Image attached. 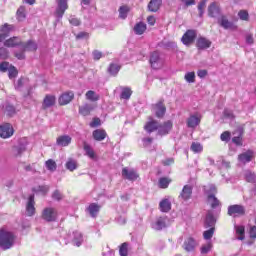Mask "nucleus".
I'll return each instance as SVG.
<instances>
[{
  "label": "nucleus",
  "instance_id": "27",
  "mask_svg": "<svg viewBox=\"0 0 256 256\" xmlns=\"http://www.w3.org/2000/svg\"><path fill=\"white\" fill-rule=\"evenodd\" d=\"M219 13H221V8L219 7V4L217 2H212L208 6V16L215 17L216 15H219Z\"/></svg>",
  "mask_w": 256,
  "mask_h": 256
},
{
  "label": "nucleus",
  "instance_id": "9",
  "mask_svg": "<svg viewBox=\"0 0 256 256\" xmlns=\"http://www.w3.org/2000/svg\"><path fill=\"white\" fill-rule=\"evenodd\" d=\"M13 133H15L13 125L4 123L0 126V137L2 139H9L10 137H13Z\"/></svg>",
  "mask_w": 256,
  "mask_h": 256
},
{
  "label": "nucleus",
  "instance_id": "47",
  "mask_svg": "<svg viewBox=\"0 0 256 256\" xmlns=\"http://www.w3.org/2000/svg\"><path fill=\"white\" fill-rule=\"evenodd\" d=\"M65 167L68 171H75L77 169V162L73 158H69Z\"/></svg>",
  "mask_w": 256,
  "mask_h": 256
},
{
  "label": "nucleus",
  "instance_id": "38",
  "mask_svg": "<svg viewBox=\"0 0 256 256\" xmlns=\"http://www.w3.org/2000/svg\"><path fill=\"white\" fill-rule=\"evenodd\" d=\"M237 240L244 241L245 240V226H236L235 227Z\"/></svg>",
  "mask_w": 256,
  "mask_h": 256
},
{
  "label": "nucleus",
  "instance_id": "26",
  "mask_svg": "<svg viewBox=\"0 0 256 256\" xmlns=\"http://www.w3.org/2000/svg\"><path fill=\"white\" fill-rule=\"evenodd\" d=\"M20 47H22V51H36L37 50V43L33 40H28L27 42H21Z\"/></svg>",
  "mask_w": 256,
  "mask_h": 256
},
{
  "label": "nucleus",
  "instance_id": "22",
  "mask_svg": "<svg viewBox=\"0 0 256 256\" xmlns=\"http://www.w3.org/2000/svg\"><path fill=\"white\" fill-rule=\"evenodd\" d=\"M94 141H105L107 139V131L105 129H96L92 132Z\"/></svg>",
  "mask_w": 256,
  "mask_h": 256
},
{
  "label": "nucleus",
  "instance_id": "32",
  "mask_svg": "<svg viewBox=\"0 0 256 256\" xmlns=\"http://www.w3.org/2000/svg\"><path fill=\"white\" fill-rule=\"evenodd\" d=\"M0 31V43H3V41L9 37V33H11V25L5 24L1 27Z\"/></svg>",
  "mask_w": 256,
  "mask_h": 256
},
{
  "label": "nucleus",
  "instance_id": "28",
  "mask_svg": "<svg viewBox=\"0 0 256 256\" xmlns=\"http://www.w3.org/2000/svg\"><path fill=\"white\" fill-rule=\"evenodd\" d=\"M79 114L82 115V117H87L91 115V111H93V106L89 103H86L82 106H79Z\"/></svg>",
  "mask_w": 256,
  "mask_h": 256
},
{
  "label": "nucleus",
  "instance_id": "61",
  "mask_svg": "<svg viewBox=\"0 0 256 256\" xmlns=\"http://www.w3.org/2000/svg\"><path fill=\"white\" fill-rule=\"evenodd\" d=\"M9 57V51L5 48H0V59H7Z\"/></svg>",
  "mask_w": 256,
  "mask_h": 256
},
{
  "label": "nucleus",
  "instance_id": "25",
  "mask_svg": "<svg viewBox=\"0 0 256 256\" xmlns=\"http://www.w3.org/2000/svg\"><path fill=\"white\" fill-rule=\"evenodd\" d=\"M201 123V116L197 114L191 115L187 120V127L195 129Z\"/></svg>",
  "mask_w": 256,
  "mask_h": 256
},
{
  "label": "nucleus",
  "instance_id": "50",
  "mask_svg": "<svg viewBox=\"0 0 256 256\" xmlns=\"http://www.w3.org/2000/svg\"><path fill=\"white\" fill-rule=\"evenodd\" d=\"M205 7H207V0H201L198 4L199 17H203L205 13Z\"/></svg>",
  "mask_w": 256,
  "mask_h": 256
},
{
  "label": "nucleus",
  "instance_id": "37",
  "mask_svg": "<svg viewBox=\"0 0 256 256\" xmlns=\"http://www.w3.org/2000/svg\"><path fill=\"white\" fill-rule=\"evenodd\" d=\"M101 210V206L97 203H91L88 207V212L92 217H97V213Z\"/></svg>",
  "mask_w": 256,
  "mask_h": 256
},
{
  "label": "nucleus",
  "instance_id": "12",
  "mask_svg": "<svg viewBox=\"0 0 256 256\" xmlns=\"http://www.w3.org/2000/svg\"><path fill=\"white\" fill-rule=\"evenodd\" d=\"M182 201H189L193 197V186L184 185L180 195L178 196Z\"/></svg>",
  "mask_w": 256,
  "mask_h": 256
},
{
  "label": "nucleus",
  "instance_id": "57",
  "mask_svg": "<svg viewBox=\"0 0 256 256\" xmlns=\"http://www.w3.org/2000/svg\"><path fill=\"white\" fill-rule=\"evenodd\" d=\"M52 199H55V201H61V199H63V194H61L59 190H55L52 194Z\"/></svg>",
  "mask_w": 256,
  "mask_h": 256
},
{
  "label": "nucleus",
  "instance_id": "46",
  "mask_svg": "<svg viewBox=\"0 0 256 256\" xmlns=\"http://www.w3.org/2000/svg\"><path fill=\"white\" fill-rule=\"evenodd\" d=\"M167 218L164 217H160L157 219L156 221V229L158 231H161V229H165V227H167V222H166Z\"/></svg>",
  "mask_w": 256,
  "mask_h": 256
},
{
  "label": "nucleus",
  "instance_id": "16",
  "mask_svg": "<svg viewBox=\"0 0 256 256\" xmlns=\"http://www.w3.org/2000/svg\"><path fill=\"white\" fill-rule=\"evenodd\" d=\"M197 247V241L193 237H188L183 244V249L187 251V253H191L195 251Z\"/></svg>",
  "mask_w": 256,
  "mask_h": 256
},
{
  "label": "nucleus",
  "instance_id": "21",
  "mask_svg": "<svg viewBox=\"0 0 256 256\" xmlns=\"http://www.w3.org/2000/svg\"><path fill=\"white\" fill-rule=\"evenodd\" d=\"M163 5V0H150L148 3V11L151 13H157Z\"/></svg>",
  "mask_w": 256,
  "mask_h": 256
},
{
  "label": "nucleus",
  "instance_id": "18",
  "mask_svg": "<svg viewBox=\"0 0 256 256\" xmlns=\"http://www.w3.org/2000/svg\"><path fill=\"white\" fill-rule=\"evenodd\" d=\"M212 42L211 40L205 38V37H199L196 41V47L197 49L203 51L205 49H209L211 47Z\"/></svg>",
  "mask_w": 256,
  "mask_h": 256
},
{
  "label": "nucleus",
  "instance_id": "13",
  "mask_svg": "<svg viewBox=\"0 0 256 256\" xmlns=\"http://www.w3.org/2000/svg\"><path fill=\"white\" fill-rule=\"evenodd\" d=\"M171 129H173V122L171 120L164 122L162 125L158 124V135H161L162 137L164 135H169Z\"/></svg>",
  "mask_w": 256,
  "mask_h": 256
},
{
  "label": "nucleus",
  "instance_id": "14",
  "mask_svg": "<svg viewBox=\"0 0 256 256\" xmlns=\"http://www.w3.org/2000/svg\"><path fill=\"white\" fill-rule=\"evenodd\" d=\"M155 115L158 119H162L165 117V113L167 112V107H165V103L163 101H159L154 105Z\"/></svg>",
  "mask_w": 256,
  "mask_h": 256
},
{
  "label": "nucleus",
  "instance_id": "23",
  "mask_svg": "<svg viewBox=\"0 0 256 256\" xmlns=\"http://www.w3.org/2000/svg\"><path fill=\"white\" fill-rule=\"evenodd\" d=\"M21 43H22L21 38L17 36H13L7 39L6 41H4V46L8 48L19 47L21 46Z\"/></svg>",
  "mask_w": 256,
  "mask_h": 256
},
{
  "label": "nucleus",
  "instance_id": "17",
  "mask_svg": "<svg viewBox=\"0 0 256 256\" xmlns=\"http://www.w3.org/2000/svg\"><path fill=\"white\" fill-rule=\"evenodd\" d=\"M26 212L28 217H33L35 215V195H30L26 205Z\"/></svg>",
  "mask_w": 256,
  "mask_h": 256
},
{
  "label": "nucleus",
  "instance_id": "34",
  "mask_svg": "<svg viewBox=\"0 0 256 256\" xmlns=\"http://www.w3.org/2000/svg\"><path fill=\"white\" fill-rule=\"evenodd\" d=\"M172 181L173 180L169 177H161L158 180V187L160 189H167L169 185H171Z\"/></svg>",
  "mask_w": 256,
  "mask_h": 256
},
{
  "label": "nucleus",
  "instance_id": "51",
  "mask_svg": "<svg viewBox=\"0 0 256 256\" xmlns=\"http://www.w3.org/2000/svg\"><path fill=\"white\" fill-rule=\"evenodd\" d=\"M27 151V148L25 146H15L13 148V153L15 157H19V155L25 153Z\"/></svg>",
  "mask_w": 256,
  "mask_h": 256
},
{
  "label": "nucleus",
  "instance_id": "60",
  "mask_svg": "<svg viewBox=\"0 0 256 256\" xmlns=\"http://www.w3.org/2000/svg\"><path fill=\"white\" fill-rule=\"evenodd\" d=\"M173 163H175L174 158H167L162 161V165H164V167H169L170 165H173Z\"/></svg>",
  "mask_w": 256,
  "mask_h": 256
},
{
  "label": "nucleus",
  "instance_id": "3",
  "mask_svg": "<svg viewBox=\"0 0 256 256\" xmlns=\"http://www.w3.org/2000/svg\"><path fill=\"white\" fill-rule=\"evenodd\" d=\"M0 71L1 73H7L8 71L9 79H15L19 75V70L7 61L0 63Z\"/></svg>",
  "mask_w": 256,
  "mask_h": 256
},
{
  "label": "nucleus",
  "instance_id": "42",
  "mask_svg": "<svg viewBox=\"0 0 256 256\" xmlns=\"http://www.w3.org/2000/svg\"><path fill=\"white\" fill-rule=\"evenodd\" d=\"M245 180L247 183H255L256 181V175L254 172H251L250 170H247L244 174Z\"/></svg>",
  "mask_w": 256,
  "mask_h": 256
},
{
  "label": "nucleus",
  "instance_id": "48",
  "mask_svg": "<svg viewBox=\"0 0 256 256\" xmlns=\"http://www.w3.org/2000/svg\"><path fill=\"white\" fill-rule=\"evenodd\" d=\"M205 227L208 228V227H215V217H213L212 214H208L206 216V220H205Z\"/></svg>",
  "mask_w": 256,
  "mask_h": 256
},
{
  "label": "nucleus",
  "instance_id": "62",
  "mask_svg": "<svg viewBox=\"0 0 256 256\" xmlns=\"http://www.w3.org/2000/svg\"><path fill=\"white\" fill-rule=\"evenodd\" d=\"M76 39H89V33L88 32H80L76 34Z\"/></svg>",
  "mask_w": 256,
  "mask_h": 256
},
{
  "label": "nucleus",
  "instance_id": "15",
  "mask_svg": "<svg viewBox=\"0 0 256 256\" xmlns=\"http://www.w3.org/2000/svg\"><path fill=\"white\" fill-rule=\"evenodd\" d=\"M57 102V98L55 95L47 94L42 102V109H49L50 107H53L55 103Z\"/></svg>",
  "mask_w": 256,
  "mask_h": 256
},
{
  "label": "nucleus",
  "instance_id": "64",
  "mask_svg": "<svg viewBox=\"0 0 256 256\" xmlns=\"http://www.w3.org/2000/svg\"><path fill=\"white\" fill-rule=\"evenodd\" d=\"M249 235L250 239H256V226L250 227Z\"/></svg>",
  "mask_w": 256,
  "mask_h": 256
},
{
  "label": "nucleus",
  "instance_id": "63",
  "mask_svg": "<svg viewBox=\"0 0 256 256\" xmlns=\"http://www.w3.org/2000/svg\"><path fill=\"white\" fill-rule=\"evenodd\" d=\"M6 112H7V115H9V117L15 115V107L11 105L6 106Z\"/></svg>",
  "mask_w": 256,
  "mask_h": 256
},
{
  "label": "nucleus",
  "instance_id": "24",
  "mask_svg": "<svg viewBox=\"0 0 256 256\" xmlns=\"http://www.w3.org/2000/svg\"><path fill=\"white\" fill-rule=\"evenodd\" d=\"M121 64H116V63H110L108 68H107V73L111 75V77H117L119 75V71L122 69Z\"/></svg>",
  "mask_w": 256,
  "mask_h": 256
},
{
  "label": "nucleus",
  "instance_id": "29",
  "mask_svg": "<svg viewBox=\"0 0 256 256\" xmlns=\"http://www.w3.org/2000/svg\"><path fill=\"white\" fill-rule=\"evenodd\" d=\"M238 160L241 163H250L253 160V151L248 150L238 156Z\"/></svg>",
  "mask_w": 256,
  "mask_h": 256
},
{
  "label": "nucleus",
  "instance_id": "58",
  "mask_svg": "<svg viewBox=\"0 0 256 256\" xmlns=\"http://www.w3.org/2000/svg\"><path fill=\"white\" fill-rule=\"evenodd\" d=\"M92 55H93L94 61H99V59H101V57H103V53L99 50H94L92 52Z\"/></svg>",
  "mask_w": 256,
  "mask_h": 256
},
{
  "label": "nucleus",
  "instance_id": "30",
  "mask_svg": "<svg viewBox=\"0 0 256 256\" xmlns=\"http://www.w3.org/2000/svg\"><path fill=\"white\" fill-rule=\"evenodd\" d=\"M159 209L162 213H169L171 211V201L167 198L162 199L159 203Z\"/></svg>",
  "mask_w": 256,
  "mask_h": 256
},
{
  "label": "nucleus",
  "instance_id": "55",
  "mask_svg": "<svg viewBox=\"0 0 256 256\" xmlns=\"http://www.w3.org/2000/svg\"><path fill=\"white\" fill-rule=\"evenodd\" d=\"M220 139H221V141H225L226 143H229V141H231V132H229V131H224V132L220 135Z\"/></svg>",
  "mask_w": 256,
  "mask_h": 256
},
{
  "label": "nucleus",
  "instance_id": "49",
  "mask_svg": "<svg viewBox=\"0 0 256 256\" xmlns=\"http://www.w3.org/2000/svg\"><path fill=\"white\" fill-rule=\"evenodd\" d=\"M213 249V243L208 242L207 244L202 245V247L200 248V253L202 255H207V253H209V251H211Z\"/></svg>",
  "mask_w": 256,
  "mask_h": 256
},
{
  "label": "nucleus",
  "instance_id": "4",
  "mask_svg": "<svg viewBox=\"0 0 256 256\" xmlns=\"http://www.w3.org/2000/svg\"><path fill=\"white\" fill-rule=\"evenodd\" d=\"M208 195H207V201L211 207V209H217L219 205H221V202L219 199L215 196L217 193V187L215 186H210L208 190Z\"/></svg>",
  "mask_w": 256,
  "mask_h": 256
},
{
  "label": "nucleus",
  "instance_id": "31",
  "mask_svg": "<svg viewBox=\"0 0 256 256\" xmlns=\"http://www.w3.org/2000/svg\"><path fill=\"white\" fill-rule=\"evenodd\" d=\"M83 149L89 159H96L97 155L95 154V150H93L91 145H89V143L86 141L83 142Z\"/></svg>",
  "mask_w": 256,
  "mask_h": 256
},
{
  "label": "nucleus",
  "instance_id": "44",
  "mask_svg": "<svg viewBox=\"0 0 256 256\" xmlns=\"http://www.w3.org/2000/svg\"><path fill=\"white\" fill-rule=\"evenodd\" d=\"M46 165V169H48V171H57V162H55V160L53 159H48L45 162Z\"/></svg>",
  "mask_w": 256,
  "mask_h": 256
},
{
  "label": "nucleus",
  "instance_id": "8",
  "mask_svg": "<svg viewBox=\"0 0 256 256\" xmlns=\"http://www.w3.org/2000/svg\"><path fill=\"white\" fill-rule=\"evenodd\" d=\"M149 63L152 69H161V67H163V61H161L159 52L155 51L150 53Z\"/></svg>",
  "mask_w": 256,
  "mask_h": 256
},
{
  "label": "nucleus",
  "instance_id": "5",
  "mask_svg": "<svg viewBox=\"0 0 256 256\" xmlns=\"http://www.w3.org/2000/svg\"><path fill=\"white\" fill-rule=\"evenodd\" d=\"M196 39L197 30L189 29L183 34L181 42L183 43V45H186V47H189L190 45H193L195 43Z\"/></svg>",
  "mask_w": 256,
  "mask_h": 256
},
{
  "label": "nucleus",
  "instance_id": "35",
  "mask_svg": "<svg viewBox=\"0 0 256 256\" xmlns=\"http://www.w3.org/2000/svg\"><path fill=\"white\" fill-rule=\"evenodd\" d=\"M145 31H147V24H145L144 22H138L134 26V32L136 35H143Z\"/></svg>",
  "mask_w": 256,
  "mask_h": 256
},
{
  "label": "nucleus",
  "instance_id": "7",
  "mask_svg": "<svg viewBox=\"0 0 256 256\" xmlns=\"http://www.w3.org/2000/svg\"><path fill=\"white\" fill-rule=\"evenodd\" d=\"M228 215L230 217H243L245 215V206L234 204L228 207Z\"/></svg>",
  "mask_w": 256,
  "mask_h": 256
},
{
  "label": "nucleus",
  "instance_id": "52",
  "mask_svg": "<svg viewBox=\"0 0 256 256\" xmlns=\"http://www.w3.org/2000/svg\"><path fill=\"white\" fill-rule=\"evenodd\" d=\"M213 235H215V227H212L209 230L204 231L203 233V237L206 240L212 239Z\"/></svg>",
  "mask_w": 256,
  "mask_h": 256
},
{
  "label": "nucleus",
  "instance_id": "40",
  "mask_svg": "<svg viewBox=\"0 0 256 256\" xmlns=\"http://www.w3.org/2000/svg\"><path fill=\"white\" fill-rule=\"evenodd\" d=\"M219 23L223 29H233V24L227 19V16H222Z\"/></svg>",
  "mask_w": 256,
  "mask_h": 256
},
{
  "label": "nucleus",
  "instance_id": "19",
  "mask_svg": "<svg viewBox=\"0 0 256 256\" xmlns=\"http://www.w3.org/2000/svg\"><path fill=\"white\" fill-rule=\"evenodd\" d=\"M72 138L69 135H61L56 139V145L59 147H69L71 145Z\"/></svg>",
  "mask_w": 256,
  "mask_h": 256
},
{
  "label": "nucleus",
  "instance_id": "20",
  "mask_svg": "<svg viewBox=\"0 0 256 256\" xmlns=\"http://www.w3.org/2000/svg\"><path fill=\"white\" fill-rule=\"evenodd\" d=\"M149 119L150 121L146 122L144 129L147 131V133H153L159 129V122L153 120V118Z\"/></svg>",
  "mask_w": 256,
  "mask_h": 256
},
{
  "label": "nucleus",
  "instance_id": "2",
  "mask_svg": "<svg viewBox=\"0 0 256 256\" xmlns=\"http://www.w3.org/2000/svg\"><path fill=\"white\" fill-rule=\"evenodd\" d=\"M59 213L57 212V209L53 207H46L42 210L41 218L44 221H47V223H53L57 221Z\"/></svg>",
  "mask_w": 256,
  "mask_h": 256
},
{
  "label": "nucleus",
  "instance_id": "54",
  "mask_svg": "<svg viewBox=\"0 0 256 256\" xmlns=\"http://www.w3.org/2000/svg\"><path fill=\"white\" fill-rule=\"evenodd\" d=\"M184 79L187 83H195V72L186 73Z\"/></svg>",
  "mask_w": 256,
  "mask_h": 256
},
{
  "label": "nucleus",
  "instance_id": "56",
  "mask_svg": "<svg viewBox=\"0 0 256 256\" xmlns=\"http://www.w3.org/2000/svg\"><path fill=\"white\" fill-rule=\"evenodd\" d=\"M90 127L95 128V127H101V119L100 118H93L92 121L90 122Z\"/></svg>",
  "mask_w": 256,
  "mask_h": 256
},
{
  "label": "nucleus",
  "instance_id": "59",
  "mask_svg": "<svg viewBox=\"0 0 256 256\" xmlns=\"http://www.w3.org/2000/svg\"><path fill=\"white\" fill-rule=\"evenodd\" d=\"M232 142H233L235 145L241 146V145H243V137H241V136H235V137L232 138Z\"/></svg>",
  "mask_w": 256,
  "mask_h": 256
},
{
  "label": "nucleus",
  "instance_id": "41",
  "mask_svg": "<svg viewBox=\"0 0 256 256\" xmlns=\"http://www.w3.org/2000/svg\"><path fill=\"white\" fill-rule=\"evenodd\" d=\"M132 95H133V90H131V88L123 87L120 98L129 100V99H131Z\"/></svg>",
  "mask_w": 256,
  "mask_h": 256
},
{
  "label": "nucleus",
  "instance_id": "45",
  "mask_svg": "<svg viewBox=\"0 0 256 256\" xmlns=\"http://www.w3.org/2000/svg\"><path fill=\"white\" fill-rule=\"evenodd\" d=\"M119 255L120 256H128L129 255V244L124 242L121 244L119 248Z\"/></svg>",
  "mask_w": 256,
  "mask_h": 256
},
{
  "label": "nucleus",
  "instance_id": "33",
  "mask_svg": "<svg viewBox=\"0 0 256 256\" xmlns=\"http://www.w3.org/2000/svg\"><path fill=\"white\" fill-rule=\"evenodd\" d=\"M17 21H25L27 19V8L25 6H20L16 11Z\"/></svg>",
  "mask_w": 256,
  "mask_h": 256
},
{
  "label": "nucleus",
  "instance_id": "53",
  "mask_svg": "<svg viewBox=\"0 0 256 256\" xmlns=\"http://www.w3.org/2000/svg\"><path fill=\"white\" fill-rule=\"evenodd\" d=\"M238 17L241 21H249V12H247V10H240L238 12Z\"/></svg>",
  "mask_w": 256,
  "mask_h": 256
},
{
  "label": "nucleus",
  "instance_id": "36",
  "mask_svg": "<svg viewBox=\"0 0 256 256\" xmlns=\"http://www.w3.org/2000/svg\"><path fill=\"white\" fill-rule=\"evenodd\" d=\"M85 97H86L87 101H92L93 103H95L101 99V96H99V94H97L93 90L87 91L85 94Z\"/></svg>",
  "mask_w": 256,
  "mask_h": 256
},
{
  "label": "nucleus",
  "instance_id": "6",
  "mask_svg": "<svg viewBox=\"0 0 256 256\" xmlns=\"http://www.w3.org/2000/svg\"><path fill=\"white\" fill-rule=\"evenodd\" d=\"M69 0H56L57 7L54 12L55 17L57 19H63V15H65V11L69 9Z\"/></svg>",
  "mask_w": 256,
  "mask_h": 256
},
{
  "label": "nucleus",
  "instance_id": "11",
  "mask_svg": "<svg viewBox=\"0 0 256 256\" xmlns=\"http://www.w3.org/2000/svg\"><path fill=\"white\" fill-rule=\"evenodd\" d=\"M122 177L128 181H137V179H139V173H137L135 169L124 167L122 169Z\"/></svg>",
  "mask_w": 256,
  "mask_h": 256
},
{
  "label": "nucleus",
  "instance_id": "39",
  "mask_svg": "<svg viewBox=\"0 0 256 256\" xmlns=\"http://www.w3.org/2000/svg\"><path fill=\"white\" fill-rule=\"evenodd\" d=\"M118 11H119L120 19H127V15H129L131 8H129V6L127 5H123V6H120Z\"/></svg>",
  "mask_w": 256,
  "mask_h": 256
},
{
  "label": "nucleus",
  "instance_id": "10",
  "mask_svg": "<svg viewBox=\"0 0 256 256\" xmlns=\"http://www.w3.org/2000/svg\"><path fill=\"white\" fill-rule=\"evenodd\" d=\"M73 99H75V93H73V91H67L59 96L58 103L61 106L69 105Z\"/></svg>",
  "mask_w": 256,
  "mask_h": 256
},
{
  "label": "nucleus",
  "instance_id": "43",
  "mask_svg": "<svg viewBox=\"0 0 256 256\" xmlns=\"http://www.w3.org/2000/svg\"><path fill=\"white\" fill-rule=\"evenodd\" d=\"M190 149L193 153H202L203 145L199 142H192Z\"/></svg>",
  "mask_w": 256,
  "mask_h": 256
},
{
  "label": "nucleus",
  "instance_id": "1",
  "mask_svg": "<svg viewBox=\"0 0 256 256\" xmlns=\"http://www.w3.org/2000/svg\"><path fill=\"white\" fill-rule=\"evenodd\" d=\"M15 245V234L7 231L5 228L0 229V247L3 251H7V249H11Z\"/></svg>",
  "mask_w": 256,
  "mask_h": 256
}]
</instances>
